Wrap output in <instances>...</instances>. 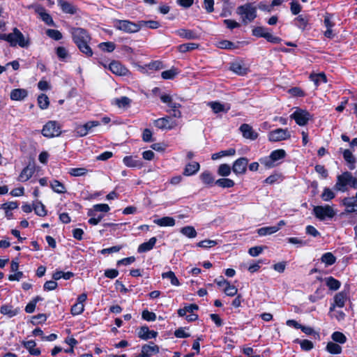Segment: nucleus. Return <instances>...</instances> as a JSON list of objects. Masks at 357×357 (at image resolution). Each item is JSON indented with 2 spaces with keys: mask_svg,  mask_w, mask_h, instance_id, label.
<instances>
[{
  "mask_svg": "<svg viewBox=\"0 0 357 357\" xmlns=\"http://www.w3.org/2000/svg\"><path fill=\"white\" fill-rule=\"evenodd\" d=\"M286 155V151L284 149H279L273 151L268 156L261 158L259 162L266 168L271 169L277 165L275 163L277 161L284 159Z\"/></svg>",
  "mask_w": 357,
  "mask_h": 357,
  "instance_id": "obj_1",
  "label": "nucleus"
},
{
  "mask_svg": "<svg viewBox=\"0 0 357 357\" xmlns=\"http://www.w3.org/2000/svg\"><path fill=\"white\" fill-rule=\"evenodd\" d=\"M114 26L118 30L129 33H137L140 30L139 21L135 23L128 20H115Z\"/></svg>",
  "mask_w": 357,
  "mask_h": 357,
  "instance_id": "obj_2",
  "label": "nucleus"
},
{
  "mask_svg": "<svg viewBox=\"0 0 357 357\" xmlns=\"http://www.w3.org/2000/svg\"><path fill=\"white\" fill-rule=\"evenodd\" d=\"M41 132L47 138L59 137L61 134V126L56 121H48L43 126Z\"/></svg>",
  "mask_w": 357,
  "mask_h": 357,
  "instance_id": "obj_3",
  "label": "nucleus"
},
{
  "mask_svg": "<svg viewBox=\"0 0 357 357\" xmlns=\"http://www.w3.org/2000/svg\"><path fill=\"white\" fill-rule=\"evenodd\" d=\"M199 310L198 305L195 303L185 304L184 307L179 308L177 310V314L179 317H185L188 322H192L198 319V314L194 313V311Z\"/></svg>",
  "mask_w": 357,
  "mask_h": 357,
  "instance_id": "obj_4",
  "label": "nucleus"
},
{
  "mask_svg": "<svg viewBox=\"0 0 357 357\" xmlns=\"http://www.w3.org/2000/svg\"><path fill=\"white\" fill-rule=\"evenodd\" d=\"M268 29L264 26H255L252 30V36L257 38H264L267 42L273 44H278L282 40L281 38L272 35L267 32Z\"/></svg>",
  "mask_w": 357,
  "mask_h": 357,
  "instance_id": "obj_5",
  "label": "nucleus"
},
{
  "mask_svg": "<svg viewBox=\"0 0 357 357\" xmlns=\"http://www.w3.org/2000/svg\"><path fill=\"white\" fill-rule=\"evenodd\" d=\"M290 118L294 119L297 125L305 126L312 119L313 116L306 109L297 108L290 115Z\"/></svg>",
  "mask_w": 357,
  "mask_h": 357,
  "instance_id": "obj_6",
  "label": "nucleus"
},
{
  "mask_svg": "<svg viewBox=\"0 0 357 357\" xmlns=\"http://www.w3.org/2000/svg\"><path fill=\"white\" fill-rule=\"evenodd\" d=\"M73 42L77 45L85 41H91V37L88 31L81 27H73L70 30Z\"/></svg>",
  "mask_w": 357,
  "mask_h": 357,
  "instance_id": "obj_7",
  "label": "nucleus"
},
{
  "mask_svg": "<svg viewBox=\"0 0 357 357\" xmlns=\"http://www.w3.org/2000/svg\"><path fill=\"white\" fill-rule=\"evenodd\" d=\"M237 13L242 16L244 23H246V20L252 22L257 17L256 8L250 3L238 6Z\"/></svg>",
  "mask_w": 357,
  "mask_h": 357,
  "instance_id": "obj_8",
  "label": "nucleus"
},
{
  "mask_svg": "<svg viewBox=\"0 0 357 357\" xmlns=\"http://www.w3.org/2000/svg\"><path fill=\"white\" fill-rule=\"evenodd\" d=\"M351 179V173L349 172H344L342 174L337 175V181L333 189L336 191L342 192H346L348 190L347 185L350 186Z\"/></svg>",
  "mask_w": 357,
  "mask_h": 357,
  "instance_id": "obj_9",
  "label": "nucleus"
},
{
  "mask_svg": "<svg viewBox=\"0 0 357 357\" xmlns=\"http://www.w3.org/2000/svg\"><path fill=\"white\" fill-rule=\"evenodd\" d=\"M313 213L320 220H324L326 218H333L335 215V211L329 205L314 206Z\"/></svg>",
  "mask_w": 357,
  "mask_h": 357,
  "instance_id": "obj_10",
  "label": "nucleus"
},
{
  "mask_svg": "<svg viewBox=\"0 0 357 357\" xmlns=\"http://www.w3.org/2000/svg\"><path fill=\"white\" fill-rule=\"evenodd\" d=\"M349 300V288L344 289L335 294L333 302L331 304L330 311H333L336 307L342 308L346 302Z\"/></svg>",
  "mask_w": 357,
  "mask_h": 357,
  "instance_id": "obj_11",
  "label": "nucleus"
},
{
  "mask_svg": "<svg viewBox=\"0 0 357 357\" xmlns=\"http://www.w3.org/2000/svg\"><path fill=\"white\" fill-rule=\"evenodd\" d=\"M29 45V39H26L23 33L17 27H15L12 32L11 47L19 45L20 47L24 48L28 47Z\"/></svg>",
  "mask_w": 357,
  "mask_h": 357,
  "instance_id": "obj_12",
  "label": "nucleus"
},
{
  "mask_svg": "<svg viewBox=\"0 0 357 357\" xmlns=\"http://www.w3.org/2000/svg\"><path fill=\"white\" fill-rule=\"evenodd\" d=\"M268 137L270 142H277L289 139L291 134L287 128H277L269 132Z\"/></svg>",
  "mask_w": 357,
  "mask_h": 357,
  "instance_id": "obj_13",
  "label": "nucleus"
},
{
  "mask_svg": "<svg viewBox=\"0 0 357 357\" xmlns=\"http://www.w3.org/2000/svg\"><path fill=\"white\" fill-rule=\"evenodd\" d=\"M108 70L116 76H128L131 74L127 67L116 60L108 63Z\"/></svg>",
  "mask_w": 357,
  "mask_h": 357,
  "instance_id": "obj_14",
  "label": "nucleus"
},
{
  "mask_svg": "<svg viewBox=\"0 0 357 357\" xmlns=\"http://www.w3.org/2000/svg\"><path fill=\"white\" fill-rule=\"evenodd\" d=\"M154 126L160 130H172L177 126L175 120H173L171 116H165L159 118L154 121Z\"/></svg>",
  "mask_w": 357,
  "mask_h": 357,
  "instance_id": "obj_15",
  "label": "nucleus"
},
{
  "mask_svg": "<svg viewBox=\"0 0 357 357\" xmlns=\"http://www.w3.org/2000/svg\"><path fill=\"white\" fill-rule=\"evenodd\" d=\"M249 160L246 157L236 159L232 165V172L236 175H244L247 172Z\"/></svg>",
  "mask_w": 357,
  "mask_h": 357,
  "instance_id": "obj_16",
  "label": "nucleus"
},
{
  "mask_svg": "<svg viewBox=\"0 0 357 357\" xmlns=\"http://www.w3.org/2000/svg\"><path fill=\"white\" fill-rule=\"evenodd\" d=\"M158 335V333L157 331L150 330L146 325L141 326L137 332V337L144 340L155 338Z\"/></svg>",
  "mask_w": 357,
  "mask_h": 357,
  "instance_id": "obj_17",
  "label": "nucleus"
},
{
  "mask_svg": "<svg viewBox=\"0 0 357 357\" xmlns=\"http://www.w3.org/2000/svg\"><path fill=\"white\" fill-rule=\"evenodd\" d=\"M57 3L63 13L75 15L77 13L78 8L69 1L57 0Z\"/></svg>",
  "mask_w": 357,
  "mask_h": 357,
  "instance_id": "obj_18",
  "label": "nucleus"
},
{
  "mask_svg": "<svg viewBox=\"0 0 357 357\" xmlns=\"http://www.w3.org/2000/svg\"><path fill=\"white\" fill-rule=\"evenodd\" d=\"M240 131L242 133V135L245 139H249L251 140H255L258 137V133L256 132L252 127L247 123H243L240 128Z\"/></svg>",
  "mask_w": 357,
  "mask_h": 357,
  "instance_id": "obj_19",
  "label": "nucleus"
},
{
  "mask_svg": "<svg viewBox=\"0 0 357 357\" xmlns=\"http://www.w3.org/2000/svg\"><path fill=\"white\" fill-rule=\"evenodd\" d=\"M176 34L187 40H196L199 38V34L195 30L179 29L175 31Z\"/></svg>",
  "mask_w": 357,
  "mask_h": 357,
  "instance_id": "obj_20",
  "label": "nucleus"
},
{
  "mask_svg": "<svg viewBox=\"0 0 357 357\" xmlns=\"http://www.w3.org/2000/svg\"><path fill=\"white\" fill-rule=\"evenodd\" d=\"M310 17L307 15H299L294 20V24L301 31L309 29Z\"/></svg>",
  "mask_w": 357,
  "mask_h": 357,
  "instance_id": "obj_21",
  "label": "nucleus"
},
{
  "mask_svg": "<svg viewBox=\"0 0 357 357\" xmlns=\"http://www.w3.org/2000/svg\"><path fill=\"white\" fill-rule=\"evenodd\" d=\"M35 173L34 166L28 165L24 167L21 171L20 175L17 177V181L22 183H24L30 179Z\"/></svg>",
  "mask_w": 357,
  "mask_h": 357,
  "instance_id": "obj_22",
  "label": "nucleus"
},
{
  "mask_svg": "<svg viewBox=\"0 0 357 357\" xmlns=\"http://www.w3.org/2000/svg\"><path fill=\"white\" fill-rule=\"evenodd\" d=\"M229 70L240 76H244L247 75L249 71L248 68L245 66L243 61H236L231 63L230 64Z\"/></svg>",
  "mask_w": 357,
  "mask_h": 357,
  "instance_id": "obj_23",
  "label": "nucleus"
},
{
  "mask_svg": "<svg viewBox=\"0 0 357 357\" xmlns=\"http://www.w3.org/2000/svg\"><path fill=\"white\" fill-rule=\"evenodd\" d=\"M19 206V203L17 201L15 202H8L6 203H3L1 205V209L4 210L5 216L8 220H10L13 217V214L12 213V210L17 208Z\"/></svg>",
  "mask_w": 357,
  "mask_h": 357,
  "instance_id": "obj_24",
  "label": "nucleus"
},
{
  "mask_svg": "<svg viewBox=\"0 0 357 357\" xmlns=\"http://www.w3.org/2000/svg\"><path fill=\"white\" fill-rule=\"evenodd\" d=\"M200 169V165L197 162H192L188 163L183 172V174L185 176L195 175Z\"/></svg>",
  "mask_w": 357,
  "mask_h": 357,
  "instance_id": "obj_25",
  "label": "nucleus"
},
{
  "mask_svg": "<svg viewBox=\"0 0 357 357\" xmlns=\"http://www.w3.org/2000/svg\"><path fill=\"white\" fill-rule=\"evenodd\" d=\"M243 43V42L240 41L233 43L228 40H222L218 43L217 47L222 50H233L238 49L239 47V45L242 44Z\"/></svg>",
  "mask_w": 357,
  "mask_h": 357,
  "instance_id": "obj_26",
  "label": "nucleus"
},
{
  "mask_svg": "<svg viewBox=\"0 0 357 357\" xmlns=\"http://www.w3.org/2000/svg\"><path fill=\"white\" fill-rule=\"evenodd\" d=\"M202 182L208 187H211L215 185V178L213 174L208 171L205 170L199 175Z\"/></svg>",
  "mask_w": 357,
  "mask_h": 357,
  "instance_id": "obj_27",
  "label": "nucleus"
},
{
  "mask_svg": "<svg viewBox=\"0 0 357 357\" xmlns=\"http://www.w3.org/2000/svg\"><path fill=\"white\" fill-rule=\"evenodd\" d=\"M156 241V237H151L147 242H144L138 246L137 252L143 253L151 250L154 248Z\"/></svg>",
  "mask_w": 357,
  "mask_h": 357,
  "instance_id": "obj_28",
  "label": "nucleus"
},
{
  "mask_svg": "<svg viewBox=\"0 0 357 357\" xmlns=\"http://www.w3.org/2000/svg\"><path fill=\"white\" fill-rule=\"evenodd\" d=\"M36 12L38 13L40 16L41 20L49 26H55L54 22L52 17V16L46 12L45 9L43 7H39L36 9Z\"/></svg>",
  "mask_w": 357,
  "mask_h": 357,
  "instance_id": "obj_29",
  "label": "nucleus"
},
{
  "mask_svg": "<svg viewBox=\"0 0 357 357\" xmlns=\"http://www.w3.org/2000/svg\"><path fill=\"white\" fill-rule=\"evenodd\" d=\"M136 158L137 156L127 155L123 158V162L124 165L128 167L141 168L143 163L140 160H137Z\"/></svg>",
  "mask_w": 357,
  "mask_h": 357,
  "instance_id": "obj_30",
  "label": "nucleus"
},
{
  "mask_svg": "<svg viewBox=\"0 0 357 357\" xmlns=\"http://www.w3.org/2000/svg\"><path fill=\"white\" fill-rule=\"evenodd\" d=\"M28 96V92L24 89H15L10 92V97L12 100H22Z\"/></svg>",
  "mask_w": 357,
  "mask_h": 357,
  "instance_id": "obj_31",
  "label": "nucleus"
},
{
  "mask_svg": "<svg viewBox=\"0 0 357 357\" xmlns=\"http://www.w3.org/2000/svg\"><path fill=\"white\" fill-rule=\"evenodd\" d=\"M160 98L163 103L167 104V106L171 109V111L181 107V105L180 103L173 102L172 97L169 94H162Z\"/></svg>",
  "mask_w": 357,
  "mask_h": 357,
  "instance_id": "obj_32",
  "label": "nucleus"
},
{
  "mask_svg": "<svg viewBox=\"0 0 357 357\" xmlns=\"http://www.w3.org/2000/svg\"><path fill=\"white\" fill-rule=\"evenodd\" d=\"M22 345L29 351V353L32 356H39L41 351L39 348H35L36 343L33 340L23 341Z\"/></svg>",
  "mask_w": 357,
  "mask_h": 357,
  "instance_id": "obj_33",
  "label": "nucleus"
},
{
  "mask_svg": "<svg viewBox=\"0 0 357 357\" xmlns=\"http://www.w3.org/2000/svg\"><path fill=\"white\" fill-rule=\"evenodd\" d=\"M343 158L348 164L349 169L353 170L356 167V160L349 149H345L343 152Z\"/></svg>",
  "mask_w": 357,
  "mask_h": 357,
  "instance_id": "obj_34",
  "label": "nucleus"
},
{
  "mask_svg": "<svg viewBox=\"0 0 357 357\" xmlns=\"http://www.w3.org/2000/svg\"><path fill=\"white\" fill-rule=\"evenodd\" d=\"M91 41H85L75 45L78 50L86 57H91L93 52L89 45Z\"/></svg>",
  "mask_w": 357,
  "mask_h": 357,
  "instance_id": "obj_35",
  "label": "nucleus"
},
{
  "mask_svg": "<svg viewBox=\"0 0 357 357\" xmlns=\"http://www.w3.org/2000/svg\"><path fill=\"white\" fill-rule=\"evenodd\" d=\"M50 188L52 190L58 194H64L66 192V188L65 185L56 179H53L50 183Z\"/></svg>",
  "mask_w": 357,
  "mask_h": 357,
  "instance_id": "obj_36",
  "label": "nucleus"
},
{
  "mask_svg": "<svg viewBox=\"0 0 357 357\" xmlns=\"http://www.w3.org/2000/svg\"><path fill=\"white\" fill-rule=\"evenodd\" d=\"M35 213L40 217H45L47 215V211L45 206L41 201L36 200L33 202Z\"/></svg>",
  "mask_w": 357,
  "mask_h": 357,
  "instance_id": "obj_37",
  "label": "nucleus"
},
{
  "mask_svg": "<svg viewBox=\"0 0 357 357\" xmlns=\"http://www.w3.org/2000/svg\"><path fill=\"white\" fill-rule=\"evenodd\" d=\"M324 291H325V288L322 285H320L315 290V291L313 294H311L308 296L309 301L311 303H314L317 302L319 300H321L325 296Z\"/></svg>",
  "mask_w": 357,
  "mask_h": 357,
  "instance_id": "obj_38",
  "label": "nucleus"
},
{
  "mask_svg": "<svg viewBox=\"0 0 357 357\" xmlns=\"http://www.w3.org/2000/svg\"><path fill=\"white\" fill-rule=\"evenodd\" d=\"M353 198L344 197L342 199V204L346 206V212L357 215V204L355 202H350Z\"/></svg>",
  "mask_w": 357,
  "mask_h": 357,
  "instance_id": "obj_39",
  "label": "nucleus"
},
{
  "mask_svg": "<svg viewBox=\"0 0 357 357\" xmlns=\"http://www.w3.org/2000/svg\"><path fill=\"white\" fill-rule=\"evenodd\" d=\"M153 222L160 227H173L175 225V220L168 216L155 219L153 220Z\"/></svg>",
  "mask_w": 357,
  "mask_h": 357,
  "instance_id": "obj_40",
  "label": "nucleus"
},
{
  "mask_svg": "<svg viewBox=\"0 0 357 357\" xmlns=\"http://www.w3.org/2000/svg\"><path fill=\"white\" fill-rule=\"evenodd\" d=\"M326 286L331 291H337L340 288L341 282L340 280L335 279L333 276H329L325 278Z\"/></svg>",
  "mask_w": 357,
  "mask_h": 357,
  "instance_id": "obj_41",
  "label": "nucleus"
},
{
  "mask_svg": "<svg viewBox=\"0 0 357 357\" xmlns=\"http://www.w3.org/2000/svg\"><path fill=\"white\" fill-rule=\"evenodd\" d=\"M310 79L314 83L316 86H318L321 83H327L328 79L324 73H319L318 74H311Z\"/></svg>",
  "mask_w": 357,
  "mask_h": 357,
  "instance_id": "obj_42",
  "label": "nucleus"
},
{
  "mask_svg": "<svg viewBox=\"0 0 357 357\" xmlns=\"http://www.w3.org/2000/svg\"><path fill=\"white\" fill-rule=\"evenodd\" d=\"M236 149L230 148L227 150L220 151L218 153H213L211 155V159L213 160H218L222 157L234 155L236 154Z\"/></svg>",
  "mask_w": 357,
  "mask_h": 357,
  "instance_id": "obj_43",
  "label": "nucleus"
},
{
  "mask_svg": "<svg viewBox=\"0 0 357 357\" xmlns=\"http://www.w3.org/2000/svg\"><path fill=\"white\" fill-rule=\"evenodd\" d=\"M294 343L299 344L301 349L305 351H309L314 348V344L312 341L308 340H300L296 338L294 340Z\"/></svg>",
  "mask_w": 357,
  "mask_h": 357,
  "instance_id": "obj_44",
  "label": "nucleus"
},
{
  "mask_svg": "<svg viewBox=\"0 0 357 357\" xmlns=\"http://www.w3.org/2000/svg\"><path fill=\"white\" fill-rule=\"evenodd\" d=\"M326 351L331 354H340L342 353V349L339 344L333 342H328L326 347Z\"/></svg>",
  "mask_w": 357,
  "mask_h": 357,
  "instance_id": "obj_45",
  "label": "nucleus"
},
{
  "mask_svg": "<svg viewBox=\"0 0 357 357\" xmlns=\"http://www.w3.org/2000/svg\"><path fill=\"white\" fill-rule=\"evenodd\" d=\"M215 185L222 188H230L235 185V182L228 178H221L215 181Z\"/></svg>",
  "mask_w": 357,
  "mask_h": 357,
  "instance_id": "obj_46",
  "label": "nucleus"
},
{
  "mask_svg": "<svg viewBox=\"0 0 357 357\" xmlns=\"http://www.w3.org/2000/svg\"><path fill=\"white\" fill-rule=\"evenodd\" d=\"M199 44L195 43H183L178 46V50L181 53H186L188 52L192 51L198 49Z\"/></svg>",
  "mask_w": 357,
  "mask_h": 357,
  "instance_id": "obj_47",
  "label": "nucleus"
},
{
  "mask_svg": "<svg viewBox=\"0 0 357 357\" xmlns=\"http://www.w3.org/2000/svg\"><path fill=\"white\" fill-rule=\"evenodd\" d=\"M151 344H144L142 346V351L145 352L148 356H151L152 354H156L159 353V347L155 344L153 342H150Z\"/></svg>",
  "mask_w": 357,
  "mask_h": 357,
  "instance_id": "obj_48",
  "label": "nucleus"
},
{
  "mask_svg": "<svg viewBox=\"0 0 357 357\" xmlns=\"http://www.w3.org/2000/svg\"><path fill=\"white\" fill-rule=\"evenodd\" d=\"M0 312L3 315H7L8 317L11 318L17 315V310L16 309H13L11 305H3L0 307Z\"/></svg>",
  "mask_w": 357,
  "mask_h": 357,
  "instance_id": "obj_49",
  "label": "nucleus"
},
{
  "mask_svg": "<svg viewBox=\"0 0 357 357\" xmlns=\"http://www.w3.org/2000/svg\"><path fill=\"white\" fill-rule=\"evenodd\" d=\"M321 261L325 264L326 266H328L336 262V257L332 252H328L322 255Z\"/></svg>",
  "mask_w": 357,
  "mask_h": 357,
  "instance_id": "obj_50",
  "label": "nucleus"
},
{
  "mask_svg": "<svg viewBox=\"0 0 357 357\" xmlns=\"http://www.w3.org/2000/svg\"><path fill=\"white\" fill-rule=\"evenodd\" d=\"M278 231H279L278 227H274V226L264 227H261L257 229V234L261 236H264L275 234Z\"/></svg>",
  "mask_w": 357,
  "mask_h": 357,
  "instance_id": "obj_51",
  "label": "nucleus"
},
{
  "mask_svg": "<svg viewBox=\"0 0 357 357\" xmlns=\"http://www.w3.org/2000/svg\"><path fill=\"white\" fill-rule=\"evenodd\" d=\"M208 105H210L213 112L215 114H218V113H220L222 112H227L230 109L229 106H228L227 108L225 109V105L223 104L220 103V102H217V101L210 102L208 103Z\"/></svg>",
  "mask_w": 357,
  "mask_h": 357,
  "instance_id": "obj_52",
  "label": "nucleus"
},
{
  "mask_svg": "<svg viewBox=\"0 0 357 357\" xmlns=\"http://www.w3.org/2000/svg\"><path fill=\"white\" fill-rule=\"evenodd\" d=\"M179 73L180 71L178 68L172 67L169 70L162 72L161 77L164 79H174Z\"/></svg>",
  "mask_w": 357,
  "mask_h": 357,
  "instance_id": "obj_53",
  "label": "nucleus"
},
{
  "mask_svg": "<svg viewBox=\"0 0 357 357\" xmlns=\"http://www.w3.org/2000/svg\"><path fill=\"white\" fill-rule=\"evenodd\" d=\"M232 171V167H230L229 165L224 163L221 164L218 168L217 173L219 176L222 177H227L230 175Z\"/></svg>",
  "mask_w": 357,
  "mask_h": 357,
  "instance_id": "obj_54",
  "label": "nucleus"
},
{
  "mask_svg": "<svg viewBox=\"0 0 357 357\" xmlns=\"http://www.w3.org/2000/svg\"><path fill=\"white\" fill-rule=\"evenodd\" d=\"M38 107L41 109H46L50 105V99L45 93H41L37 98Z\"/></svg>",
  "mask_w": 357,
  "mask_h": 357,
  "instance_id": "obj_55",
  "label": "nucleus"
},
{
  "mask_svg": "<svg viewBox=\"0 0 357 357\" xmlns=\"http://www.w3.org/2000/svg\"><path fill=\"white\" fill-rule=\"evenodd\" d=\"M162 278L169 279L170 280L171 284L174 286H179L181 284V283H180L178 279L176 278L175 273L172 271H169L167 272L162 273Z\"/></svg>",
  "mask_w": 357,
  "mask_h": 357,
  "instance_id": "obj_56",
  "label": "nucleus"
},
{
  "mask_svg": "<svg viewBox=\"0 0 357 357\" xmlns=\"http://www.w3.org/2000/svg\"><path fill=\"white\" fill-rule=\"evenodd\" d=\"M331 339L333 340V342L341 344H344L347 340L345 335L340 331L333 332L331 335Z\"/></svg>",
  "mask_w": 357,
  "mask_h": 357,
  "instance_id": "obj_57",
  "label": "nucleus"
},
{
  "mask_svg": "<svg viewBox=\"0 0 357 357\" xmlns=\"http://www.w3.org/2000/svg\"><path fill=\"white\" fill-rule=\"evenodd\" d=\"M55 53L60 61H65L70 56L66 47L59 46L55 48Z\"/></svg>",
  "mask_w": 357,
  "mask_h": 357,
  "instance_id": "obj_58",
  "label": "nucleus"
},
{
  "mask_svg": "<svg viewBox=\"0 0 357 357\" xmlns=\"http://www.w3.org/2000/svg\"><path fill=\"white\" fill-rule=\"evenodd\" d=\"M140 29L142 27H147L151 29H156L160 26V24L155 20H140L139 21Z\"/></svg>",
  "mask_w": 357,
  "mask_h": 357,
  "instance_id": "obj_59",
  "label": "nucleus"
},
{
  "mask_svg": "<svg viewBox=\"0 0 357 357\" xmlns=\"http://www.w3.org/2000/svg\"><path fill=\"white\" fill-rule=\"evenodd\" d=\"M335 197V194L331 189L328 187H325L321 195V198L324 202H329Z\"/></svg>",
  "mask_w": 357,
  "mask_h": 357,
  "instance_id": "obj_60",
  "label": "nucleus"
},
{
  "mask_svg": "<svg viewBox=\"0 0 357 357\" xmlns=\"http://www.w3.org/2000/svg\"><path fill=\"white\" fill-rule=\"evenodd\" d=\"M88 169L84 167H75L70 168L68 171V174L75 177L84 176L87 174Z\"/></svg>",
  "mask_w": 357,
  "mask_h": 357,
  "instance_id": "obj_61",
  "label": "nucleus"
},
{
  "mask_svg": "<svg viewBox=\"0 0 357 357\" xmlns=\"http://www.w3.org/2000/svg\"><path fill=\"white\" fill-rule=\"evenodd\" d=\"M282 181V175L280 173H274L269 176H268L264 181V183L266 184H274L275 183L280 182Z\"/></svg>",
  "mask_w": 357,
  "mask_h": 357,
  "instance_id": "obj_62",
  "label": "nucleus"
},
{
  "mask_svg": "<svg viewBox=\"0 0 357 357\" xmlns=\"http://www.w3.org/2000/svg\"><path fill=\"white\" fill-rule=\"evenodd\" d=\"M181 232L185 236L192 238L197 236V231L192 226H185L181 229Z\"/></svg>",
  "mask_w": 357,
  "mask_h": 357,
  "instance_id": "obj_63",
  "label": "nucleus"
},
{
  "mask_svg": "<svg viewBox=\"0 0 357 357\" xmlns=\"http://www.w3.org/2000/svg\"><path fill=\"white\" fill-rule=\"evenodd\" d=\"M45 33L48 37L56 41L61 40L63 38L61 31L56 29H48L46 30Z\"/></svg>",
  "mask_w": 357,
  "mask_h": 357,
  "instance_id": "obj_64",
  "label": "nucleus"
}]
</instances>
